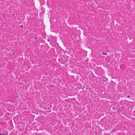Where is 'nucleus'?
Segmentation results:
<instances>
[{
  "mask_svg": "<svg viewBox=\"0 0 135 135\" xmlns=\"http://www.w3.org/2000/svg\"><path fill=\"white\" fill-rule=\"evenodd\" d=\"M102 54H103V55H107V53H104V52H103V53H102Z\"/></svg>",
  "mask_w": 135,
  "mask_h": 135,
  "instance_id": "1",
  "label": "nucleus"
},
{
  "mask_svg": "<svg viewBox=\"0 0 135 135\" xmlns=\"http://www.w3.org/2000/svg\"><path fill=\"white\" fill-rule=\"evenodd\" d=\"M21 27H23V25H21Z\"/></svg>",
  "mask_w": 135,
  "mask_h": 135,
  "instance_id": "2",
  "label": "nucleus"
},
{
  "mask_svg": "<svg viewBox=\"0 0 135 135\" xmlns=\"http://www.w3.org/2000/svg\"><path fill=\"white\" fill-rule=\"evenodd\" d=\"M47 40H48V41H49V39H48Z\"/></svg>",
  "mask_w": 135,
  "mask_h": 135,
  "instance_id": "3",
  "label": "nucleus"
},
{
  "mask_svg": "<svg viewBox=\"0 0 135 135\" xmlns=\"http://www.w3.org/2000/svg\"><path fill=\"white\" fill-rule=\"evenodd\" d=\"M127 97H129V96H127Z\"/></svg>",
  "mask_w": 135,
  "mask_h": 135,
  "instance_id": "4",
  "label": "nucleus"
},
{
  "mask_svg": "<svg viewBox=\"0 0 135 135\" xmlns=\"http://www.w3.org/2000/svg\"><path fill=\"white\" fill-rule=\"evenodd\" d=\"M35 39H37V38H36H36H35Z\"/></svg>",
  "mask_w": 135,
  "mask_h": 135,
  "instance_id": "5",
  "label": "nucleus"
},
{
  "mask_svg": "<svg viewBox=\"0 0 135 135\" xmlns=\"http://www.w3.org/2000/svg\"><path fill=\"white\" fill-rule=\"evenodd\" d=\"M84 87H84H84H83V88H84Z\"/></svg>",
  "mask_w": 135,
  "mask_h": 135,
  "instance_id": "6",
  "label": "nucleus"
},
{
  "mask_svg": "<svg viewBox=\"0 0 135 135\" xmlns=\"http://www.w3.org/2000/svg\"><path fill=\"white\" fill-rule=\"evenodd\" d=\"M35 41H36V40H35Z\"/></svg>",
  "mask_w": 135,
  "mask_h": 135,
  "instance_id": "7",
  "label": "nucleus"
}]
</instances>
